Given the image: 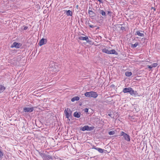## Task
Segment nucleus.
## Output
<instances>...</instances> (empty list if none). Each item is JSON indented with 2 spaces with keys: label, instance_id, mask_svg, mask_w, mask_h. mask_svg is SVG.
Wrapping results in <instances>:
<instances>
[{
  "label": "nucleus",
  "instance_id": "nucleus-1",
  "mask_svg": "<svg viewBox=\"0 0 160 160\" xmlns=\"http://www.w3.org/2000/svg\"><path fill=\"white\" fill-rule=\"evenodd\" d=\"M45 153H42L38 152L40 155L43 158V160H52L53 159L52 155V152H47L46 151Z\"/></svg>",
  "mask_w": 160,
  "mask_h": 160
},
{
  "label": "nucleus",
  "instance_id": "nucleus-2",
  "mask_svg": "<svg viewBox=\"0 0 160 160\" xmlns=\"http://www.w3.org/2000/svg\"><path fill=\"white\" fill-rule=\"evenodd\" d=\"M72 112L70 109L68 108L65 109L64 111V113L65 115L66 118H68L69 120H70L69 118H71Z\"/></svg>",
  "mask_w": 160,
  "mask_h": 160
},
{
  "label": "nucleus",
  "instance_id": "nucleus-3",
  "mask_svg": "<svg viewBox=\"0 0 160 160\" xmlns=\"http://www.w3.org/2000/svg\"><path fill=\"white\" fill-rule=\"evenodd\" d=\"M102 52L108 54H113L115 55H118V52L112 49L111 50H109L106 48H104L102 50Z\"/></svg>",
  "mask_w": 160,
  "mask_h": 160
},
{
  "label": "nucleus",
  "instance_id": "nucleus-4",
  "mask_svg": "<svg viewBox=\"0 0 160 160\" xmlns=\"http://www.w3.org/2000/svg\"><path fill=\"white\" fill-rule=\"evenodd\" d=\"M119 136H123L124 140L128 142H129L130 141V136L123 131H122L120 132Z\"/></svg>",
  "mask_w": 160,
  "mask_h": 160
},
{
  "label": "nucleus",
  "instance_id": "nucleus-5",
  "mask_svg": "<svg viewBox=\"0 0 160 160\" xmlns=\"http://www.w3.org/2000/svg\"><path fill=\"white\" fill-rule=\"evenodd\" d=\"M94 128L95 127L93 126L89 127L88 125H86L82 128L80 129L83 131L86 130L91 131L94 129Z\"/></svg>",
  "mask_w": 160,
  "mask_h": 160
},
{
  "label": "nucleus",
  "instance_id": "nucleus-6",
  "mask_svg": "<svg viewBox=\"0 0 160 160\" xmlns=\"http://www.w3.org/2000/svg\"><path fill=\"white\" fill-rule=\"evenodd\" d=\"M92 9L91 7H89L88 10V13L90 17H94L96 15V13L92 10Z\"/></svg>",
  "mask_w": 160,
  "mask_h": 160
},
{
  "label": "nucleus",
  "instance_id": "nucleus-7",
  "mask_svg": "<svg viewBox=\"0 0 160 160\" xmlns=\"http://www.w3.org/2000/svg\"><path fill=\"white\" fill-rule=\"evenodd\" d=\"M129 93L131 95L134 96L135 97L140 96V95L138 94L137 91H134L132 88H131Z\"/></svg>",
  "mask_w": 160,
  "mask_h": 160
},
{
  "label": "nucleus",
  "instance_id": "nucleus-8",
  "mask_svg": "<svg viewBox=\"0 0 160 160\" xmlns=\"http://www.w3.org/2000/svg\"><path fill=\"white\" fill-rule=\"evenodd\" d=\"M22 46V44L19 43L17 42H14L13 44L11 46V48L15 47L16 48H20Z\"/></svg>",
  "mask_w": 160,
  "mask_h": 160
},
{
  "label": "nucleus",
  "instance_id": "nucleus-9",
  "mask_svg": "<svg viewBox=\"0 0 160 160\" xmlns=\"http://www.w3.org/2000/svg\"><path fill=\"white\" fill-rule=\"evenodd\" d=\"M34 110L33 107L32 108H24L23 109V112H32Z\"/></svg>",
  "mask_w": 160,
  "mask_h": 160
},
{
  "label": "nucleus",
  "instance_id": "nucleus-10",
  "mask_svg": "<svg viewBox=\"0 0 160 160\" xmlns=\"http://www.w3.org/2000/svg\"><path fill=\"white\" fill-rule=\"evenodd\" d=\"M47 42V39L42 38L40 41L39 44L40 46H42V45L45 44Z\"/></svg>",
  "mask_w": 160,
  "mask_h": 160
},
{
  "label": "nucleus",
  "instance_id": "nucleus-11",
  "mask_svg": "<svg viewBox=\"0 0 160 160\" xmlns=\"http://www.w3.org/2000/svg\"><path fill=\"white\" fill-rule=\"evenodd\" d=\"M90 97H92L93 98H96L97 97L98 94L96 92L93 91L90 92Z\"/></svg>",
  "mask_w": 160,
  "mask_h": 160
},
{
  "label": "nucleus",
  "instance_id": "nucleus-12",
  "mask_svg": "<svg viewBox=\"0 0 160 160\" xmlns=\"http://www.w3.org/2000/svg\"><path fill=\"white\" fill-rule=\"evenodd\" d=\"M92 148H93L98 151L100 153H102L105 150L104 149H102L101 148L96 147L95 146L93 147Z\"/></svg>",
  "mask_w": 160,
  "mask_h": 160
},
{
  "label": "nucleus",
  "instance_id": "nucleus-13",
  "mask_svg": "<svg viewBox=\"0 0 160 160\" xmlns=\"http://www.w3.org/2000/svg\"><path fill=\"white\" fill-rule=\"evenodd\" d=\"M131 88V87L125 88L123 89L122 92L124 93H126L128 92L130 93Z\"/></svg>",
  "mask_w": 160,
  "mask_h": 160
},
{
  "label": "nucleus",
  "instance_id": "nucleus-14",
  "mask_svg": "<svg viewBox=\"0 0 160 160\" xmlns=\"http://www.w3.org/2000/svg\"><path fill=\"white\" fill-rule=\"evenodd\" d=\"M81 114V112H74L73 115L75 117L79 118L80 117Z\"/></svg>",
  "mask_w": 160,
  "mask_h": 160
},
{
  "label": "nucleus",
  "instance_id": "nucleus-15",
  "mask_svg": "<svg viewBox=\"0 0 160 160\" xmlns=\"http://www.w3.org/2000/svg\"><path fill=\"white\" fill-rule=\"evenodd\" d=\"M6 89V88L2 85H0V93L3 92Z\"/></svg>",
  "mask_w": 160,
  "mask_h": 160
},
{
  "label": "nucleus",
  "instance_id": "nucleus-16",
  "mask_svg": "<svg viewBox=\"0 0 160 160\" xmlns=\"http://www.w3.org/2000/svg\"><path fill=\"white\" fill-rule=\"evenodd\" d=\"M66 14L68 16H72V12L70 10H68L66 11Z\"/></svg>",
  "mask_w": 160,
  "mask_h": 160
},
{
  "label": "nucleus",
  "instance_id": "nucleus-17",
  "mask_svg": "<svg viewBox=\"0 0 160 160\" xmlns=\"http://www.w3.org/2000/svg\"><path fill=\"white\" fill-rule=\"evenodd\" d=\"M79 99V97L78 96H75L73 97L71 99V101L74 102L75 101H78Z\"/></svg>",
  "mask_w": 160,
  "mask_h": 160
},
{
  "label": "nucleus",
  "instance_id": "nucleus-18",
  "mask_svg": "<svg viewBox=\"0 0 160 160\" xmlns=\"http://www.w3.org/2000/svg\"><path fill=\"white\" fill-rule=\"evenodd\" d=\"M136 35H137L139 36L144 37V34L142 33H141L139 31H137L135 33Z\"/></svg>",
  "mask_w": 160,
  "mask_h": 160
},
{
  "label": "nucleus",
  "instance_id": "nucleus-19",
  "mask_svg": "<svg viewBox=\"0 0 160 160\" xmlns=\"http://www.w3.org/2000/svg\"><path fill=\"white\" fill-rule=\"evenodd\" d=\"M99 13L101 14L102 16H106V13L105 11L103 10H100Z\"/></svg>",
  "mask_w": 160,
  "mask_h": 160
},
{
  "label": "nucleus",
  "instance_id": "nucleus-20",
  "mask_svg": "<svg viewBox=\"0 0 160 160\" xmlns=\"http://www.w3.org/2000/svg\"><path fill=\"white\" fill-rule=\"evenodd\" d=\"M125 75L126 76L130 77L132 75V73L131 72H126L125 73Z\"/></svg>",
  "mask_w": 160,
  "mask_h": 160
},
{
  "label": "nucleus",
  "instance_id": "nucleus-21",
  "mask_svg": "<svg viewBox=\"0 0 160 160\" xmlns=\"http://www.w3.org/2000/svg\"><path fill=\"white\" fill-rule=\"evenodd\" d=\"M138 45V42H136L134 44H131V47L133 48H135Z\"/></svg>",
  "mask_w": 160,
  "mask_h": 160
},
{
  "label": "nucleus",
  "instance_id": "nucleus-22",
  "mask_svg": "<svg viewBox=\"0 0 160 160\" xmlns=\"http://www.w3.org/2000/svg\"><path fill=\"white\" fill-rule=\"evenodd\" d=\"M85 96L88 97H90V92H87L84 94Z\"/></svg>",
  "mask_w": 160,
  "mask_h": 160
},
{
  "label": "nucleus",
  "instance_id": "nucleus-23",
  "mask_svg": "<svg viewBox=\"0 0 160 160\" xmlns=\"http://www.w3.org/2000/svg\"><path fill=\"white\" fill-rule=\"evenodd\" d=\"M78 39L80 40H85L86 39V36L84 37L82 36H80L78 37Z\"/></svg>",
  "mask_w": 160,
  "mask_h": 160
},
{
  "label": "nucleus",
  "instance_id": "nucleus-24",
  "mask_svg": "<svg viewBox=\"0 0 160 160\" xmlns=\"http://www.w3.org/2000/svg\"><path fill=\"white\" fill-rule=\"evenodd\" d=\"M115 132L114 131H110L108 132V134L109 135H112L115 134Z\"/></svg>",
  "mask_w": 160,
  "mask_h": 160
},
{
  "label": "nucleus",
  "instance_id": "nucleus-25",
  "mask_svg": "<svg viewBox=\"0 0 160 160\" xmlns=\"http://www.w3.org/2000/svg\"><path fill=\"white\" fill-rule=\"evenodd\" d=\"M86 40H85L86 41V42H88V43H89L91 42V41L89 40V39L88 38V37L87 36H86Z\"/></svg>",
  "mask_w": 160,
  "mask_h": 160
},
{
  "label": "nucleus",
  "instance_id": "nucleus-26",
  "mask_svg": "<svg viewBox=\"0 0 160 160\" xmlns=\"http://www.w3.org/2000/svg\"><path fill=\"white\" fill-rule=\"evenodd\" d=\"M151 65L152 67L155 68L158 66V64L157 63H154Z\"/></svg>",
  "mask_w": 160,
  "mask_h": 160
},
{
  "label": "nucleus",
  "instance_id": "nucleus-27",
  "mask_svg": "<svg viewBox=\"0 0 160 160\" xmlns=\"http://www.w3.org/2000/svg\"><path fill=\"white\" fill-rule=\"evenodd\" d=\"M88 25L89 27L91 28H94V27H96V26H94L93 25H91L90 24V23L89 22H88Z\"/></svg>",
  "mask_w": 160,
  "mask_h": 160
},
{
  "label": "nucleus",
  "instance_id": "nucleus-28",
  "mask_svg": "<svg viewBox=\"0 0 160 160\" xmlns=\"http://www.w3.org/2000/svg\"><path fill=\"white\" fill-rule=\"evenodd\" d=\"M112 12L111 11H108V14L110 16H112Z\"/></svg>",
  "mask_w": 160,
  "mask_h": 160
},
{
  "label": "nucleus",
  "instance_id": "nucleus-29",
  "mask_svg": "<svg viewBox=\"0 0 160 160\" xmlns=\"http://www.w3.org/2000/svg\"><path fill=\"white\" fill-rule=\"evenodd\" d=\"M3 156V152L1 150H0V158H1Z\"/></svg>",
  "mask_w": 160,
  "mask_h": 160
},
{
  "label": "nucleus",
  "instance_id": "nucleus-30",
  "mask_svg": "<svg viewBox=\"0 0 160 160\" xmlns=\"http://www.w3.org/2000/svg\"><path fill=\"white\" fill-rule=\"evenodd\" d=\"M120 29L122 31H125V28L123 27H121L120 28Z\"/></svg>",
  "mask_w": 160,
  "mask_h": 160
},
{
  "label": "nucleus",
  "instance_id": "nucleus-31",
  "mask_svg": "<svg viewBox=\"0 0 160 160\" xmlns=\"http://www.w3.org/2000/svg\"><path fill=\"white\" fill-rule=\"evenodd\" d=\"M88 109L87 108H85L84 109V111L86 112H88Z\"/></svg>",
  "mask_w": 160,
  "mask_h": 160
},
{
  "label": "nucleus",
  "instance_id": "nucleus-32",
  "mask_svg": "<svg viewBox=\"0 0 160 160\" xmlns=\"http://www.w3.org/2000/svg\"><path fill=\"white\" fill-rule=\"evenodd\" d=\"M148 68L151 69L153 67L152 66V65L150 66L148 65Z\"/></svg>",
  "mask_w": 160,
  "mask_h": 160
},
{
  "label": "nucleus",
  "instance_id": "nucleus-33",
  "mask_svg": "<svg viewBox=\"0 0 160 160\" xmlns=\"http://www.w3.org/2000/svg\"><path fill=\"white\" fill-rule=\"evenodd\" d=\"M28 27L25 26L23 30H27L28 29Z\"/></svg>",
  "mask_w": 160,
  "mask_h": 160
},
{
  "label": "nucleus",
  "instance_id": "nucleus-34",
  "mask_svg": "<svg viewBox=\"0 0 160 160\" xmlns=\"http://www.w3.org/2000/svg\"><path fill=\"white\" fill-rule=\"evenodd\" d=\"M151 9H153L154 10V11H156V8H154L152 7Z\"/></svg>",
  "mask_w": 160,
  "mask_h": 160
},
{
  "label": "nucleus",
  "instance_id": "nucleus-35",
  "mask_svg": "<svg viewBox=\"0 0 160 160\" xmlns=\"http://www.w3.org/2000/svg\"><path fill=\"white\" fill-rule=\"evenodd\" d=\"M97 0L98 1L100 2H101L102 3L103 2L102 1V0Z\"/></svg>",
  "mask_w": 160,
  "mask_h": 160
},
{
  "label": "nucleus",
  "instance_id": "nucleus-36",
  "mask_svg": "<svg viewBox=\"0 0 160 160\" xmlns=\"http://www.w3.org/2000/svg\"><path fill=\"white\" fill-rule=\"evenodd\" d=\"M108 115L109 116H110V117H111V115H112V114H111V113L109 114H108Z\"/></svg>",
  "mask_w": 160,
  "mask_h": 160
}]
</instances>
